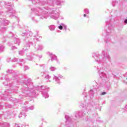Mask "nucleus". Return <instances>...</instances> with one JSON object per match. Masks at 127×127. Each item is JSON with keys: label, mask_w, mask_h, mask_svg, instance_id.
<instances>
[{"label": "nucleus", "mask_w": 127, "mask_h": 127, "mask_svg": "<svg viewBox=\"0 0 127 127\" xmlns=\"http://www.w3.org/2000/svg\"><path fill=\"white\" fill-rule=\"evenodd\" d=\"M102 95H106V92H103V93H102Z\"/></svg>", "instance_id": "obj_2"}, {"label": "nucleus", "mask_w": 127, "mask_h": 127, "mask_svg": "<svg viewBox=\"0 0 127 127\" xmlns=\"http://www.w3.org/2000/svg\"><path fill=\"white\" fill-rule=\"evenodd\" d=\"M59 29H60L61 30H62L63 29V26H59Z\"/></svg>", "instance_id": "obj_1"}, {"label": "nucleus", "mask_w": 127, "mask_h": 127, "mask_svg": "<svg viewBox=\"0 0 127 127\" xmlns=\"http://www.w3.org/2000/svg\"><path fill=\"white\" fill-rule=\"evenodd\" d=\"M125 23H127V19H126V20H125Z\"/></svg>", "instance_id": "obj_3"}, {"label": "nucleus", "mask_w": 127, "mask_h": 127, "mask_svg": "<svg viewBox=\"0 0 127 127\" xmlns=\"http://www.w3.org/2000/svg\"><path fill=\"white\" fill-rule=\"evenodd\" d=\"M83 16H84V17L86 16V14H84V15H83Z\"/></svg>", "instance_id": "obj_4"}]
</instances>
